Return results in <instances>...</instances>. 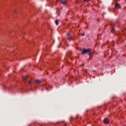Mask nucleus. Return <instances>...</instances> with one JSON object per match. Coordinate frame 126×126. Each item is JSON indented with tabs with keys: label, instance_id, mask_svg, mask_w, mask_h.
Returning <instances> with one entry per match:
<instances>
[{
	"label": "nucleus",
	"instance_id": "4468645a",
	"mask_svg": "<svg viewBox=\"0 0 126 126\" xmlns=\"http://www.w3.org/2000/svg\"><path fill=\"white\" fill-rule=\"evenodd\" d=\"M81 35H82V36H85V33H82Z\"/></svg>",
	"mask_w": 126,
	"mask_h": 126
},
{
	"label": "nucleus",
	"instance_id": "6e6552de",
	"mask_svg": "<svg viewBox=\"0 0 126 126\" xmlns=\"http://www.w3.org/2000/svg\"><path fill=\"white\" fill-rule=\"evenodd\" d=\"M55 23H56V25H59V20H56L55 21Z\"/></svg>",
	"mask_w": 126,
	"mask_h": 126
},
{
	"label": "nucleus",
	"instance_id": "2eb2a0df",
	"mask_svg": "<svg viewBox=\"0 0 126 126\" xmlns=\"http://www.w3.org/2000/svg\"><path fill=\"white\" fill-rule=\"evenodd\" d=\"M103 14H106V13H103Z\"/></svg>",
	"mask_w": 126,
	"mask_h": 126
},
{
	"label": "nucleus",
	"instance_id": "20e7f679",
	"mask_svg": "<svg viewBox=\"0 0 126 126\" xmlns=\"http://www.w3.org/2000/svg\"><path fill=\"white\" fill-rule=\"evenodd\" d=\"M103 123H104V124H109V120H108L107 118L104 119L103 120Z\"/></svg>",
	"mask_w": 126,
	"mask_h": 126
},
{
	"label": "nucleus",
	"instance_id": "423d86ee",
	"mask_svg": "<svg viewBox=\"0 0 126 126\" xmlns=\"http://www.w3.org/2000/svg\"><path fill=\"white\" fill-rule=\"evenodd\" d=\"M115 6H116V7H118L119 8H121L120 5L118 3H116Z\"/></svg>",
	"mask_w": 126,
	"mask_h": 126
},
{
	"label": "nucleus",
	"instance_id": "0eeeda50",
	"mask_svg": "<svg viewBox=\"0 0 126 126\" xmlns=\"http://www.w3.org/2000/svg\"><path fill=\"white\" fill-rule=\"evenodd\" d=\"M23 79L24 80H26V79H27V76H23Z\"/></svg>",
	"mask_w": 126,
	"mask_h": 126
},
{
	"label": "nucleus",
	"instance_id": "9d476101",
	"mask_svg": "<svg viewBox=\"0 0 126 126\" xmlns=\"http://www.w3.org/2000/svg\"><path fill=\"white\" fill-rule=\"evenodd\" d=\"M32 83H33V82L31 81H30L29 82V85H31V84H32Z\"/></svg>",
	"mask_w": 126,
	"mask_h": 126
},
{
	"label": "nucleus",
	"instance_id": "1a4fd4ad",
	"mask_svg": "<svg viewBox=\"0 0 126 126\" xmlns=\"http://www.w3.org/2000/svg\"><path fill=\"white\" fill-rule=\"evenodd\" d=\"M88 53H89V56H92V55H93V53L91 52V51L88 52Z\"/></svg>",
	"mask_w": 126,
	"mask_h": 126
},
{
	"label": "nucleus",
	"instance_id": "f8f14e48",
	"mask_svg": "<svg viewBox=\"0 0 126 126\" xmlns=\"http://www.w3.org/2000/svg\"><path fill=\"white\" fill-rule=\"evenodd\" d=\"M70 55H71V53H70V52H68L66 54L67 56H70Z\"/></svg>",
	"mask_w": 126,
	"mask_h": 126
},
{
	"label": "nucleus",
	"instance_id": "f257e3e1",
	"mask_svg": "<svg viewBox=\"0 0 126 126\" xmlns=\"http://www.w3.org/2000/svg\"><path fill=\"white\" fill-rule=\"evenodd\" d=\"M89 52H91V49H83V51L82 52V55H85V54H87V53H89Z\"/></svg>",
	"mask_w": 126,
	"mask_h": 126
},
{
	"label": "nucleus",
	"instance_id": "7ed1b4c3",
	"mask_svg": "<svg viewBox=\"0 0 126 126\" xmlns=\"http://www.w3.org/2000/svg\"><path fill=\"white\" fill-rule=\"evenodd\" d=\"M60 3L63 4V5H66L67 2L66 0H60Z\"/></svg>",
	"mask_w": 126,
	"mask_h": 126
},
{
	"label": "nucleus",
	"instance_id": "f03ea898",
	"mask_svg": "<svg viewBox=\"0 0 126 126\" xmlns=\"http://www.w3.org/2000/svg\"><path fill=\"white\" fill-rule=\"evenodd\" d=\"M67 39L69 41H71L72 40V36H71V34L69 32H68L66 35Z\"/></svg>",
	"mask_w": 126,
	"mask_h": 126
},
{
	"label": "nucleus",
	"instance_id": "9b49d317",
	"mask_svg": "<svg viewBox=\"0 0 126 126\" xmlns=\"http://www.w3.org/2000/svg\"><path fill=\"white\" fill-rule=\"evenodd\" d=\"M111 31H112V32H114V31H115V28H114V27H112V30H111Z\"/></svg>",
	"mask_w": 126,
	"mask_h": 126
},
{
	"label": "nucleus",
	"instance_id": "39448f33",
	"mask_svg": "<svg viewBox=\"0 0 126 126\" xmlns=\"http://www.w3.org/2000/svg\"><path fill=\"white\" fill-rule=\"evenodd\" d=\"M41 82H42V81L40 80H35V83L36 84H39V83H41Z\"/></svg>",
	"mask_w": 126,
	"mask_h": 126
},
{
	"label": "nucleus",
	"instance_id": "ddd939ff",
	"mask_svg": "<svg viewBox=\"0 0 126 126\" xmlns=\"http://www.w3.org/2000/svg\"><path fill=\"white\" fill-rule=\"evenodd\" d=\"M85 1H87V2H88L89 1V0H84Z\"/></svg>",
	"mask_w": 126,
	"mask_h": 126
},
{
	"label": "nucleus",
	"instance_id": "dca6fc26",
	"mask_svg": "<svg viewBox=\"0 0 126 126\" xmlns=\"http://www.w3.org/2000/svg\"><path fill=\"white\" fill-rule=\"evenodd\" d=\"M125 1H126V0H125Z\"/></svg>",
	"mask_w": 126,
	"mask_h": 126
}]
</instances>
